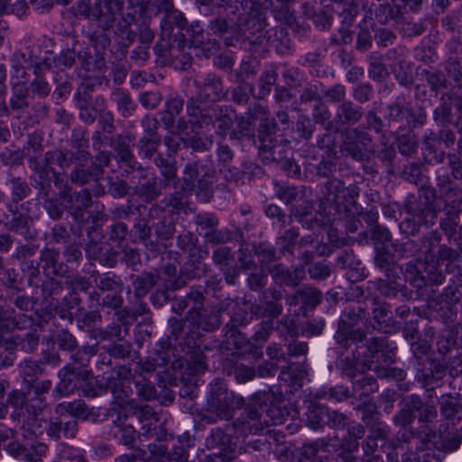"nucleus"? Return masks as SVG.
I'll use <instances>...</instances> for the list:
<instances>
[{"label": "nucleus", "mask_w": 462, "mask_h": 462, "mask_svg": "<svg viewBox=\"0 0 462 462\" xmlns=\"http://www.w3.org/2000/svg\"><path fill=\"white\" fill-rule=\"evenodd\" d=\"M437 198L438 188L430 185H422L417 197L409 194L403 202L406 217L398 225L400 233L418 236L422 226L429 228L435 225L440 210V208L436 206Z\"/></svg>", "instance_id": "obj_1"}, {"label": "nucleus", "mask_w": 462, "mask_h": 462, "mask_svg": "<svg viewBox=\"0 0 462 462\" xmlns=\"http://www.w3.org/2000/svg\"><path fill=\"white\" fill-rule=\"evenodd\" d=\"M217 177V166L209 153L193 155L184 165L182 181L186 189H195L197 199L209 202L214 197V185Z\"/></svg>", "instance_id": "obj_2"}, {"label": "nucleus", "mask_w": 462, "mask_h": 462, "mask_svg": "<svg viewBox=\"0 0 462 462\" xmlns=\"http://www.w3.org/2000/svg\"><path fill=\"white\" fill-rule=\"evenodd\" d=\"M410 348L412 354L411 363L416 371L415 380L428 393V397L432 398L434 390L446 376L447 364L443 359L429 358L431 344L427 339L420 338L411 343Z\"/></svg>", "instance_id": "obj_3"}, {"label": "nucleus", "mask_w": 462, "mask_h": 462, "mask_svg": "<svg viewBox=\"0 0 462 462\" xmlns=\"http://www.w3.org/2000/svg\"><path fill=\"white\" fill-rule=\"evenodd\" d=\"M245 399L230 391L222 379H216L208 386L205 411L201 420L208 424L216 423L218 420H229L236 410L245 405Z\"/></svg>", "instance_id": "obj_4"}, {"label": "nucleus", "mask_w": 462, "mask_h": 462, "mask_svg": "<svg viewBox=\"0 0 462 462\" xmlns=\"http://www.w3.org/2000/svg\"><path fill=\"white\" fill-rule=\"evenodd\" d=\"M442 203L443 216L439 220V228L449 244L462 248V187L452 184L438 189Z\"/></svg>", "instance_id": "obj_5"}, {"label": "nucleus", "mask_w": 462, "mask_h": 462, "mask_svg": "<svg viewBox=\"0 0 462 462\" xmlns=\"http://www.w3.org/2000/svg\"><path fill=\"white\" fill-rule=\"evenodd\" d=\"M234 113L232 106L227 105L211 104L208 107L201 108L192 101L188 106L190 125L199 129L211 126L216 134L222 137L228 134L234 125Z\"/></svg>", "instance_id": "obj_6"}, {"label": "nucleus", "mask_w": 462, "mask_h": 462, "mask_svg": "<svg viewBox=\"0 0 462 462\" xmlns=\"http://www.w3.org/2000/svg\"><path fill=\"white\" fill-rule=\"evenodd\" d=\"M367 310L362 304L346 306L341 312L337 329L334 334V340L340 348L347 350L352 344L357 345L366 338L364 329L356 326L366 318Z\"/></svg>", "instance_id": "obj_7"}, {"label": "nucleus", "mask_w": 462, "mask_h": 462, "mask_svg": "<svg viewBox=\"0 0 462 462\" xmlns=\"http://www.w3.org/2000/svg\"><path fill=\"white\" fill-rule=\"evenodd\" d=\"M269 400V393H255L244 411L233 421L236 432L243 436L261 434L268 426L264 413L268 411L267 402Z\"/></svg>", "instance_id": "obj_8"}, {"label": "nucleus", "mask_w": 462, "mask_h": 462, "mask_svg": "<svg viewBox=\"0 0 462 462\" xmlns=\"http://www.w3.org/2000/svg\"><path fill=\"white\" fill-rule=\"evenodd\" d=\"M356 346V352L361 356L362 373L374 369L383 365H390L395 362L396 346L389 345L381 337L365 339Z\"/></svg>", "instance_id": "obj_9"}, {"label": "nucleus", "mask_w": 462, "mask_h": 462, "mask_svg": "<svg viewBox=\"0 0 462 462\" xmlns=\"http://www.w3.org/2000/svg\"><path fill=\"white\" fill-rule=\"evenodd\" d=\"M406 281L417 290L441 285L445 274L434 260H411L405 266Z\"/></svg>", "instance_id": "obj_10"}, {"label": "nucleus", "mask_w": 462, "mask_h": 462, "mask_svg": "<svg viewBox=\"0 0 462 462\" xmlns=\"http://www.w3.org/2000/svg\"><path fill=\"white\" fill-rule=\"evenodd\" d=\"M187 319L171 317L168 319L169 334L159 340L162 348H173V352L182 353L185 349H191L195 346V339L199 338V332L194 326H187Z\"/></svg>", "instance_id": "obj_11"}, {"label": "nucleus", "mask_w": 462, "mask_h": 462, "mask_svg": "<svg viewBox=\"0 0 462 462\" xmlns=\"http://www.w3.org/2000/svg\"><path fill=\"white\" fill-rule=\"evenodd\" d=\"M184 49V40L180 39L179 34L173 32L168 33V29L163 27V32L153 47L156 62L163 66L176 65V60L182 58L185 69L186 65L190 64L191 57L183 53Z\"/></svg>", "instance_id": "obj_12"}, {"label": "nucleus", "mask_w": 462, "mask_h": 462, "mask_svg": "<svg viewBox=\"0 0 462 462\" xmlns=\"http://www.w3.org/2000/svg\"><path fill=\"white\" fill-rule=\"evenodd\" d=\"M341 152L358 162L368 161L367 147L371 145L373 137L365 126L357 125L341 131Z\"/></svg>", "instance_id": "obj_13"}, {"label": "nucleus", "mask_w": 462, "mask_h": 462, "mask_svg": "<svg viewBox=\"0 0 462 462\" xmlns=\"http://www.w3.org/2000/svg\"><path fill=\"white\" fill-rule=\"evenodd\" d=\"M193 85L196 88L197 95L187 100V112L189 102H196L201 108L208 107L211 104H217L227 96V90L225 89L222 79L215 73H208L200 80L195 79Z\"/></svg>", "instance_id": "obj_14"}, {"label": "nucleus", "mask_w": 462, "mask_h": 462, "mask_svg": "<svg viewBox=\"0 0 462 462\" xmlns=\"http://www.w3.org/2000/svg\"><path fill=\"white\" fill-rule=\"evenodd\" d=\"M124 6L125 0H94L92 4L86 5L84 15L96 22L100 29H116L118 14Z\"/></svg>", "instance_id": "obj_15"}, {"label": "nucleus", "mask_w": 462, "mask_h": 462, "mask_svg": "<svg viewBox=\"0 0 462 462\" xmlns=\"http://www.w3.org/2000/svg\"><path fill=\"white\" fill-rule=\"evenodd\" d=\"M133 184V195L151 203L162 196L164 189L170 185L155 174H148V170L141 168L129 178Z\"/></svg>", "instance_id": "obj_16"}, {"label": "nucleus", "mask_w": 462, "mask_h": 462, "mask_svg": "<svg viewBox=\"0 0 462 462\" xmlns=\"http://www.w3.org/2000/svg\"><path fill=\"white\" fill-rule=\"evenodd\" d=\"M323 300L320 290L312 286H302L293 293L286 296L285 301L295 315L307 316L309 311L314 310Z\"/></svg>", "instance_id": "obj_17"}, {"label": "nucleus", "mask_w": 462, "mask_h": 462, "mask_svg": "<svg viewBox=\"0 0 462 462\" xmlns=\"http://www.w3.org/2000/svg\"><path fill=\"white\" fill-rule=\"evenodd\" d=\"M372 317L367 326V331L370 328L382 334L392 335L400 329L398 322L394 319L390 305L379 298L374 297L372 300Z\"/></svg>", "instance_id": "obj_18"}, {"label": "nucleus", "mask_w": 462, "mask_h": 462, "mask_svg": "<svg viewBox=\"0 0 462 462\" xmlns=\"http://www.w3.org/2000/svg\"><path fill=\"white\" fill-rule=\"evenodd\" d=\"M276 133H267L259 137V156L263 163H281L287 158L291 151L290 143L282 136L276 137Z\"/></svg>", "instance_id": "obj_19"}, {"label": "nucleus", "mask_w": 462, "mask_h": 462, "mask_svg": "<svg viewBox=\"0 0 462 462\" xmlns=\"http://www.w3.org/2000/svg\"><path fill=\"white\" fill-rule=\"evenodd\" d=\"M149 216L157 218L152 224V228L156 236L157 245L160 242L168 241L173 238L176 232V224L178 217L173 210H166L162 206L155 204L151 207Z\"/></svg>", "instance_id": "obj_20"}, {"label": "nucleus", "mask_w": 462, "mask_h": 462, "mask_svg": "<svg viewBox=\"0 0 462 462\" xmlns=\"http://www.w3.org/2000/svg\"><path fill=\"white\" fill-rule=\"evenodd\" d=\"M205 301V288L201 285L192 286L184 296L174 299L171 309L178 315H181L188 309L187 320L194 319L198 318V313L203 310Z\"/></svg>", "instance_id": "obj_21"}, {"label": "nucleus", "mask_w": 462, "mask_h": 462, "mask_svg": "<svg viewBox=\"0 0 462 462\" xmlns=\"http://www.w3.org/2000/svg\"><path fill=\"white\" fill-rule=\"evenodd\" d=\"M205 445L208 449L214 450L211 455L218 457L222 462H228L235 457L236 444L233 442L232 436L222 427L211 430L205 439Z\"/></svg>", "instance_id": "obj_22"}, {"label": "nucleus", "mask_w": 462, "mask_h": 462, "mask_svg": "<svg viewBox=\"0 0 462 462\" xmlns=\"http://www.w3.org/2000/svg\"><path fill=\"white\" fill-rule=\"evenodd\" d=\"M150 1L145 0H127L126 6L123 7L118 14L116 28L115 33L126 34L128 40H133L134 31L132 25L136 22L137 15L143 16Z\"/></svg>", "instance_id": "obj_23"}, {"label": "nucleus", "mask_w": 462, "mask_h": 462, "mask_svg": "<svg viewBox=\"0 0 462 462\" xmlns=\"http://www.w3.org/2000/svg\"><path fill=\"white\" fill-rule=\"evenodd\" d=\"M365 116L363 107L351 99L337 105L334 116L329 120V127H335L337 131L355 127Z\"/></svg>", "instance_id": "obj_24"}, {"label": "nucleus", "mask_w": 462, "mask_h": 462, "mask_svg": "<svg viewBox=\"0 0 462 462\" xmlns=\"http://www.w3.org/2000/svg\"><path fill=\"white\" fill-rule=\"evenodd\" d=\"M401 273L384 274V277L378 278L373 282L375 290L386 299H394L401 295L404 299L411 298V291H408Z\"/></svg>", "instance_id": "obj_25"}, {"label": "nucleus", "mask_w": 462, "mask_h": 462, "mask_svg": "<svg viewBox=\"0 0 462 462\" xmlns=\"http://www.w3.org/2000/svg\"><path fill=\"white\" fill-rule=\"evenodd\" d=\"M45 430L47 436L54 441L68 440L77 438L79 426L76 419H64L59 416L46 421Z\"/></svg>", "instance_id": "obj_26"}, {"label": "nucleus", "mask_w": 462, "mask_h": 462, "mask_svg": "<svg viewBox=\"0 0 462 462\" xmlns=\"http://www.w3.org/2000/svg\"><path fill=\"white\" fill-rule=\"evenodd\" d=\"M178 359L172 361V369L180 370L186 364L190 369V374H200L207 368L206 356L199 346V338L195 339V346L191 349H185L182 353H177Z\"/></svg>", "instance_id": "obj_27"}, {"label": "nucleus", "mask_w": 462, "mask_h": 462, "mask_svg": "<svg viewBox=\"0 0 462 462\" xmlns=\"http://www.w3.org/2000/svg\"><path fill=\"white\" fill-rule=\"evenodd\" d=\"M229 303L221 301L219 304L213 307L210 311L198 313V318L189 319L190 325L194 326L196 331L202 329L206 332H213L219 328L222 324V314L227 310Z\"/></svg>", "instance_id": "obj_28"}, {"label": "nucleus", "mask_w": 462, "mask_h": 462, "mask_svg": "<svg viewBox=\"0 0 462 462\" xmlns=\"http://www.w3.org/2000/svg\"><path fill=\"white\" fill-rule=\"evenodd\" d=\"M81 369H77L74 365H67L58 373L60 379L53 393L59 397H66L79 390L80 385Z\"/></svg>", "instance_id": "obj_29"}, {"label": "nucleus", "mask_w": 462, "mask_h": 462, "mask_svg": "<svg viewBox=\"0 0 462 462\" xmlns=\"http://www.w3.org/2000/svg\"><path fill=\"white\" fill-rule=\"evenodd\" d=\"M245 118L249 119L251 123L256 126V122H259L257 126L258 135L257 137H261L267 133H277L279 129V125L276 123L275 118H270L268 111L266 108L260 104H253L248 107V111L246 112Z\"/></svg>", "instance_id": "obj_30"}, {"label": "nucleus", "mask_w": 462, "mask_h": 462, "mask_svg": "<svg viewBox=\"0 0 462 462\" xmlns=\"http://www.w3.org/2000/svg\"><path fill=\"white\" fill-rule=\"evenodd\" d=\"M85 252L90 260L97 261L107 268H115L117 264L118 253L112 246H104L97 241H88Z\"/></svg>", "instance_id": "obj_31"}, {"label": "nucleus", "mask_w": 462, "mask_h": 462, "mask_svg": "<svg viewBox=\"0 0 462 462\" xmlns=\"http://www.w3.org/2000/svg\"><path fill=\"white\" fill-rule=\"evenodd\" d=\"M54 411L57 415L64 417L69 415L70 419L89 420L96 417L93 408H89L83 400L78 399L73 402H63L55 406Z\"/></svg>", "instance_id": "obj_32"}, {"label": "nucleus", "mask_w": 462, "mask_h": 462, "mask_svg": "<svg viewBox=\"0 0 462 462\" xmlns=\"http://www.w3.org/2000/svg\"><path fill=\"white\" fill-rule=\"evenodd\" d=\"M440 143L432 130H428L422 140V159L424 163L437 165L444 162L447 154L440 148Z\"/></svg>", "instance_id": "obj_33"}, {"label": "nucleus", "mask_w": 462, "mask_h": 462, "mask_svg": "<svg viewBox=\"0 0 462 462\" xmlns=\"http://www.w3.org/2000/svg\"><path fill=\"white\" fill-rule=\"evenodd\" d=\"M337 358L335 361L336 369L338 370L342 376L353 380L362 372L361 356L356 352V347L350 354L345 355L343 351H337Z\"/></svg>", "instance_id": "obj_34"}, {"label": "nucleus", "mask_w": 462, "mask_h": 462, "mask_svg": "<svg viewBox=\"0 0 462 462\" xmlns=\"http://www.w3.org/2000/svg\"><path fill=\"white\" fill-rule=\"evenodd\" d=\"M208 35L222 40L226 46L233 45V40L236 36V28L233 23L222 16L211 19L207 25Z\"/></svg>", "instance_id": "obj_35"}, {"label": "nucleus", "mask_w": 462, "mask_h": 462, "mask_svg": "<svg viewBox=\"0 0 462 462\" xmlns=\"http://www.w3.org/2000/svg\"><path fill=\"white\" fill-rule=\"evenodd\" d=\"M271 274L276 283L294 288L303 281L305 269L302 265L287 268L282 264H276Z\"/></svg>", "instance_id": "obj_36"}, {"label": "nucleus", "mask_w": 462, "mask_h": 462, "mask_svg": "<svg viewBox=\"0 0 462 462\" xmlns=\"http://www.w3.org/2000/svg\"><path fill=\"white\" fill-rule=\"evenodd\" d=\"M254 318L255 317L251 314L250 310L247 311V310L243 308H237L235 310L229 321L222 329L226 341H230L231 339L245 335L239 328L249 325Z\"/></svg>", "instance_id": "obj_37"}, {"label": "nucleus", "mask_w": 462, "mask_h": 462, "mask_svg": "<svg viewBox=\"0 0 462 462\" xmlns=\"http://www.w3.org/2000/svg\"><path fill=\"white\" fill-rule=\"evenodd\" d=\"M403 406L412 411L414 414L418 412V420L420 422H430L437 416L435 407L429 402H423L418 394H409L402 399Z\"/></svg>", "instance_id": "obj_38"}, {"label": "nucleus", "mask_w": 462, "mask_h": 462, "mask_svg": "<svg viewBox=\"0 0 462 462\" xmlns=\"http://www.w3.org/2000/svg\"><path fill=\"white\" fill-rule=\"evenodd\" d=\"M74 167L68 175L70 183L76 186H85L90 181L98 182L102 178L95 171L96 166L86 165L88 161L73 160Z\"/></svg>", "instance_id": "obj_39"}, {"label": "nucleus", "mask_w": 462, "mask_h": 462, "mask_svg": "<svg viewBox=\"0 0 462 462\" xmlns=\"http://www.w3.org/2000/svg\"><path fill=\"white\" fill-rule=\"evenodd\" d=\"M154 349L142 365V370L147 373L154 372L157 368L166 367L169 364L172 367V361L178 359L176 351L172 347Z\"/></svg>", "instance_id": "obj_40"}, {"label": "nucleus", "mask_w": 462, "mask_h": 462, "mask_svg": "<svg viewBox=\"0 0 462 462\" xmlns=\"http://www.w3.org/2000/svg\"><path fill=\"white\" fill-rule=\"evenodd\" d=\"M110 101L116 106V111L123 118L133 116L137 110V104L126 88H116L112 89Z\"/></svg>", "instance_id": "obj_41"}, {"label": "nucleus", "mask_w": 462, "mask_h": 462, "mask_svg": "<svg viewBox=\"0 0 462 462\" xmlns=\"http://www.w3.org/2000/svg\"><path fill=\"white\" fill-rule=\"evenodd\" d=\"M95 282L96 288L100 290L101 292H117L124 291L125 282L123 278L114 272L99 273L94 272L91 275Z\"/></svg>", "instance_id": "obj_42"}, {"label": "nucleus", "mask_w": 462, "mask_h": 462, "mask_svg": "<svg viewBox=\"0 0 462 462\" xmlns=\"http://www.w3.org/2000/svg\"><path fill=\"white\" fill-rule=\"evenodd\" d=\"M250 312L255 319L262 320H271L275 324L277 319L283 312V306L281 302L269 301L260 299L259 302H253L249 307Z\"/></svg>", "instance_id": "obj_43"}, {"label": "nucleus", "mask_w": 462, "mask_h": 462, "mask_svg": "<svg viewBox=\"0 0 462 462\" xmlns=\"http://www.w3.org/2000/svg\"><path fill=\"white\" fill-rule=\"evenodd\" d=\"M161 275L153 272H143L139 274H132L130 281L134 289V298H144L149 291L160 282Z\"/></svg>", "instance_id": "obj_44"}, {"label": "nucleus", "mask_w": 462, "mask_h": 462, "mask_svg": "<svg viewBox=\"0 0 462 462\" xmlns=\"http://www.w3.org/2000/svg\"><path fill=\"white\" fill-rule=\"evenodd\" d=\"M152 226L145 217H135L130 231V239L133 243H141L147 248L155 249L157 243L151 239Z\"/></svg>", "instance_id": "obj_45"}, {"label": "nucleus", "mask_w": 462, "mask_h": 462, "mask_svg": "<svg viewBox=\"0 0 462 462\" xmlns=\"http://www.w3.org/2000/svg\"><path fill=\"white\" fill-rule=\"evenodd\" d=\"M73 236L78 238L82 236L81 226L77 227L69 222H60L51 228L50 239L54 244H69L72 242Z\"/></svg>", "instance_id": "obj_46"}, {"label": "nucleus", "mask_w": 462, "mask_h": 462, "mask_svg": "<svg viewBox=\"0 0 462 462\" xmlns=\"http://www.w3.org/2000/svg\"><path fill=\"white\" fill-rule=\"evenodd\" d=\"M462 444V434L457 430H439L438 439L434 441V450L455 452Z\"/></svg>", "instance_id": "obj_47"}, {"label": "nucleus", "mask_w": 462, "mask_h": 462, "mask_svg": "<svg viewBox=\"0 0 462 462\" xmlns=\"http://www.w3.org/2000/svg\"><path fill=\"white\" fill-rule=\"evenodd\" d=\"M374 263L375 267L384 274L402 273V268L394 261V255L386 245H375Z\"/></svg>", "instance_id": "obj_48"}, {"label": "nucleus", "mask_w": 462, "mask_h": 462, "mask_svg": "<svg viewBox=\"0 0 462 462\" xmlns=\"http://www.w3.org/2000/svg\"><path fill=\"white\" fill-rule=\"evenodd\" d=\"M80 378L79 390H81L85 397L95 398L106 393V383L99 381L90 370H82Z\"/></svg>", "instance_id": "obj_49"}, {"label": "nucleus", "mask_w": 462, "mask_h": 462, "mask_svg": "<svg viewBox=\"0 0 462 462\" xmlns=\"http://www.w3.org/2000/svg\"><path fill=\"white\" fill-rule=\"evenodd\" d=\"M59 259L60 252L57 249L44 247L41 251L40 261L47 276H59L65 272L64 263L60 262Z\"/></svg>", "instance_id": "obj_50"}, {"label": "nucleus", "mask_w": 462, "mask_h": 462, "mask_svg": "<svg viewBox=\"0 0 462 462\" xmlns=\"http://www.w3.org/2000/svg\"><path fill=\"white\" fill-rule=\"evenodd\" d=\"M226 343L233 345L242 355L247 356L248 358L254 361L260 360L263 356V347L264 345L252 340V337L247 338L245 335L226 341Z\"/></svg>", "instance_id": "obj_51"}, {"label": "nucleus", "mask_w": 462, "mask_h": 462, "mask_svg": "<svg viewBox=\"0 0 462 462\" xmlns=\"http://www.w3.org/2000/svg\"><path fill=\"white\" fill-rule=\"evenodd\" d=\"M104 351L109 356L108 360L106 362V356L101 360L102 365H112L111 358L125 360L132 356L133 346L128 340L111 341L109 344L102 346Z\"/></svg>", "instance_id": "obj_52"}, {"label": "nucleus", "mask_w": 462, "mask_h": 462, "mask_svg": "<svg viewBox=\"0 0 462 462\" xmlns=\"http://www.w3.org/2000/svg\"><path fill=\"white\" fill-rule=\"evenodd\" d=\"M59 195L64 202H74L76 205L85 208L86 209L90 208L93 204L92 194L87 188L75 191L69 184H65L59 191Z\"/></svg>", "instance_id": "obj_53"}, {"label": "nucleus", "mask_w": 462, "mask_h": 462, "mask_svg": "<svg viewBox=\"0 0 462 462\" xmlns=\"http://www.w3.org/2000/svg\"><path fill=\"white\" fill-rule=\"evenodd\" d=\"M71 148L76 150L73 153H77L75 160L89 161L91 158L90 152L88 151L89 145L88 130L82 127L75 128L72 131L70 138Z\"/></svg>", "instance_id": "obj_54"}, {"label": "nucleus", "mask_w": 462, "mask_h": 462, "mask_svg": "<svg viewBox=\"0 0 462 462\" xmlns=\"http://www.w3.org/2000/svg\"><path fill=\"white\" fill-rule=\"evenodd\" d=\"M342 192H345V183L337 178L327 180L321 189L323 199L327 204L340 208Z\"/></svg>", "instance_id": "obj_55"}, {"label": "nucleus", "mask_w": 462, "mask_h": 462, "mask_svg": "<svg viewBox=\"0 0 462 462\" xmlns=\"http://www.w3.org/2000/svg\"><path fill=\"white\" fill-rule=\"evenodd\" d=\"M328 407L327 405L311 402L306 412V423L314 430H319L325 428L327 423Z\"/></svg>", "instance_id": "obj_56"}, {"label": "nucleus", "mask_w": 462, "mask_h": 462, "mask_svg": "<svg viewBox=\"0 0 462 462\" xmlns=\"http://www.w3.org/2000/svg\"><path fill=\"white\" fill-rule=\"evenodd\" d=\"M274 192L280 200L284 202L285 205L290 206L292 203L304 199L306 187H297L285 183L275 182Z\"/></svg>", "instance_id": "obj_57"}, {"label": "nucleus", "mask_w": 462, "mask_h": 462, "mask_svg": "<svg viewBox=\"0 0 462 462\" xmlns=\"http://www.w3.org/2000/svg\"><path fill=\"white\" fill-rule=\"evenodd\" d=\"M459 394L452 393L442 394L439 400L440 414L448 420L460 419L462 405L459 401Z\"/></svg>", "instance_id": "obj_58"}, {"label": "nucleus", "mask_w": 462, "mask_h": 462, "mask_svg": "<svg viewBox=\"0 0 462 462\" xmlns=\"http://www.w3.org/2000/svg\"><path fill=\"white\" fill-rule=\"evenodd\" d=\"M190 192H195V189H186V184L182 181L180 188L164 198L162 202L166 206L171 207L177 212L187 214L189 211H192L188 200V194Z\"/></svg>", "instance_id": "obj_59"}, {"label": "nucleus", "mask_w": 462, "mask_h": 462, "mask_svg": "<svg viewBox=\"0 0 462 462\" xmlns=\"http://www.w3.org/2000/svg\"><path fill=\"white\" fill-rule=\"evenodd\" d=\"M39 342L40 335L37 329L31 328L25 333L14 335L9 344L25 353H32L36 350Z\"/></svg>", "instance_id": "obj_60"}, {"label": "nucleus", "mask_w": 462, "mask_h": 462, "mask_svg": "<svg viewBox=\"0 0 462 462\" xmlns=\"http://www.w3.org/2000/svg\"><path fill=\"white\" fill-rule=\"evenodd\" d=\"M328 440L325 439H316L305 443L299 449V457L294 462H310L322 454L327 453Z\"/></svg>", "instance_id": "obj_61"}, {"label": "nucleus", "mask_w": 462, "mask_h": 462, "mask_svg": "<svg viewBox=\"0 0 462 462\" xmlns=\"http://www.w3.org/2000/svg\"><path fill=\"white\" fill-rule=\"evenodd\" d=\"M403 9L397 4H379L375 7L374 16L381 24H387L392 21L397 24L403 14Z\"/></svg>", "instance_id": "obj_62"}, {"label": "nucleus", "mask_w": 462, "mask_h": 462, "mask_svg": "<svg viewBox=\"0 0 462 462\" xmlns=\"http://www.w3.org/2000/svg\"><path fill=\"white\" fill-rule=\"evenodd\" d=\"M334 3V11L341 18V23L345 26L353 24L359 13L356 0H331Z\"/></svg>", "instance_id": "obj_63"}, {"label": "nucleus", "mask_w": 462, "mask_h": 462, "mask_svg": "<svg viewBox=\"0 0 462 462\" xmlns=\"http://www.w3.org/2000/svg\"><path fill=\"white\" fill-rule=\"evenodd\" d=\"M98 56L87 48H81L78 50V63L86 71L101 72L106 69V60Z\"/></svg>", "instance_id": "obj_64"}]
</instances>
